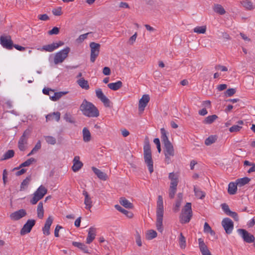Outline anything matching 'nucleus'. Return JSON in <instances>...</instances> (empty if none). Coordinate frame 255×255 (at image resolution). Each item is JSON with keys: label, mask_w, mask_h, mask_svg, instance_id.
I'll list each match as a JSON object with an SVG mask.
<instances>
[{"label": "nucleus", "mask_w": 255, "mask_h": 255, "mask_svg": "<svg viewBox=\"0 0 255 255\" xmlns=\"http://www.w3.org/2000/svg\"><path fill=\"white\" fill-rule=\"evenodd\" d=\"M82 114L89 118H96L99 116L98 109L92 103L84 99L80 106Z\"/></svg>", "instance_id": "f257e3e1"}, {"label": "nucleus", "mask_w": 255, "mask_h": 255, "mask_svg": "<svg viewBox=\"0 0 255 255\" xmlns=\"http://www.w3.org/2000/svg\"><path fill=\"white\" fill-rule=\"evenodd\" d=\"M143 158L144 162L147 165L150 173H152L153 172V162L152 158L149 141L147 137L145 138L144 141Z\"/></svg>", "instance_id": "f03ea898"}, {"label": "nucleus", "mask_w": 255, "mask_h": 255, "mask_svg": "<svg viewBox=\"0 0 255 255\" xmlns=\"http://www.w3.org/2000/svg\"><path fill=\"white\" fill-rule=\"evenodd\" d=\"M163 213V199L162 196L159 195L158 196L157 202L156 227L157 230L160 233H162L163 231L162 224Z\"/></svg>", "instance_id": "7ed1b4c3"}, {"label": "nucleus", "mask_w": 255, "mask_h": 255, "mask_svg": "<svg viewBox=\"0 0 255 255\" xmlns=\"http://www.w3.org/2000/svg\"><path fill=\"white\" fill-rule=\"evenodd\" d=\"M192 216L191 203H187L182 209L179 218L182 224L188 223Z\"/></svg>", "instance_id": "20e7f679"}, {"label": "nucleus", "mask_w": 255, "mask_h": 255, "mask_svg": "<svg viewBox=\"0 0 255 255\" xmlns=\"http://www.w3.org/2000/svg\"><path fill=\"white\" fill-rule=\"evenodd\" d=\"M70 51V48L66 47L64 49L56 53L53 58V62L55 65L62 63L65 59L68 57V54Z\"/></svg>", "instance_id": "39448f33"}, {"label": "nucleus", "mask_w": 255, "mask_h": 255, "mask_svg": "<svg viewBox=\"0 0 255 255\" xmlns=\"http://www.w3.org/2000/svg\"><path fill=\"white\" fill-rule=\"evenodd\" d=\"M47 189L43 185H40L33 194V197L30 200V203L33 204H36L38 201L43 198L44 195L47 193Z\"/></svg>", "instance_id": "423d86ee"}, {"label": "nucleus", "mask_w": 255, "mask_h": 255, "mask_svg": "<svg viewBox=\"0 0 255 255\" xmlns=\"http://www.w3.org/2000/svg\"><path fill=\"white\" fill-rule=\"evenodd\" d=\"M100 44L94 42L90 43L91 50L90 61L94 63L100 53Z\"/></svg>", "instance_id": "0eeeda50"}, {"label": "nucleus", "mask_w": 255, "mask_h": 255, "mask_svg": "<svg viewBox=\"0 0 255 255\" xmlns=\"http://www.w3.org/2000/svg\"><path fill=\"white\" fill-rule=\"evenodd\" d=\"M164 146L165 160L168 163L170 159V157H173L175 155V150L171 142L164 144Z\"/></svg>", "instance_id": "6e6552de"}, {"label": "nucleus", "mask_w": 255, "mask_h": 255, "mask_svg": "<svg viewBox=\"0 0 255 255\" xmlns=\"http://www.w3.org/2000/svg\"><path fill=\"white\" fill-rule=\"evenodd\" d=\"M221 224L226 234H230L232 233L234 229V223L232 220L229 218H225L223 219Z\"/></svg>", "instance_id": "1a4fd4ad"}, {"label": "nucleus", "mask_w": 255, "mask_h": 255, "mask_svg": "<svg viewBox=\"0 0 255 255\" xmlns=\"http://www.w3.org/2000/svg\"><path fill=\"white\" fill-rule=\"evenodd\" d=\"M95 93L97 97L104 104L106 107H110L111 106L110 100L104 94L101 89H97Z\"/></svg>", "instance_id": "9d476101"}, {"label": "nucleus", "mask_w": 255, "mask_h": 255, "mask_svg": "<svg viewBox=\"0 0 255 255\" xmlns=\"http://www.w3.org/2000/svg\"><path fill=\"white\" fill-rule=\"evenodd\" d=\"M237 232L241 236L245 242L250 243L255 241L254 236L246 230L239 229L237 230Z\"/></svg>", "instance_id": "9b49d317"}, {"label": "nucleus", "mask_w": 255, "mask_h": 255, "mask_svg": "<svg viewBox=\"0 0 255 255\" xmlns=\"http://www.w3.org/2000/svg\"><path fill=\"white\" fill-rule=\"evenodd\" d=\"M35 224L34 220H28L20 230V235H24L29 233Z\"/></svg>", "instance_id": "f8f14e48"}, {"label": "nucleus", "mask_w": 255, "mask_h": 255, "mask_svg": "<svg viewBox=\"0 0 255 255\" xmlns=\"http://www.w3.org/2000/svg\"><path fill=\"white\" fill-rule=\"evenodd\" d=\"M26 214L25 210L22 209L11 213L9 217L12 221H17L25 217Z\"/></svg>", "instance_id": "ddd939ff"}, {"label": "nucleus", "mask_w": 255, "mask_h": 255, "mask_svg": "<svg viewBox=\"0 0 255 255\" xmlns=\"http://www.w3.org/2000/svg\"><path fill=\"white\" fill-rule=\"evenodd\" d=\"M150 97L147 94L143 95L141 98L139 100L138 110L141 113L144 110V109L148 103Z\"/></svg>", "instance_id": "4468645a"}, {"label": "nucleus", "mask_w": 255, "mask_h": 255, "mask_svg": "<svg viewBox=\"0 0 255 255\" xmlns=\"http://www.w3.org/2000/svg\"><path fill=\"white\" fill-rule=\"evenodd\" d=\"M222 209L224 212L228 216L232 217L235 221L239 220V217L237 213L230 210L229 206L226 204L223 203L221 205Z\"/></svg>", "instance_id": "2eb2a0df"}, {"label": "nucleus", "mask_w": 255, "mask_h": 255, "mask_svg": "<svg viewBox=\"0 0 255 255\" xmlns=\"http://www.w3.org/2000/svg\"><path fill=\"white\" fill-rule=\"evenodd\" d=\"M73 166L72 169L73 172H76L79 171L83 166V163L80 160L79 156H75L73 160Z\"/></svg>", "instance_id": "dca6fc26"}, {"label": "nucleus", "mask_w": 255, "mask_h": 255, "mask_svg": "<svg viewBox=\"0 0 255 255\" xmlns=\"http://www.w3.org/2000/svg\"><path fill=\"white\" fill-rule=\"evenodd\" d=\"M199 248L202 255H212L210 251L208 249L207 245L205 244L203 240L200 238L198 239Z\"/></svg>", "instance_id": "f3484780"}, {"label": "nucleus", "mask_w": 255, "mask_h": 255, "mask_svg": "<svg viewBox=\"0 0 255 255\" xmlns=\"http://www.w3.org/2000/svg\"><path fill=\"white\" fill-rule=\"evenodd\" d=\"M53 219L52 217V216H50L47 219V220L45 222L44 226L42 228V232L44 235H46L47 236H48L50 235V233L49 230L50 229L51 225L53 223Z\"/></svg>", "instance_id": "a211bd4d"}, {"label": "nucleus", "mask_w": 255, "mask_h": 255, "mask_svg": "<svg viewBox=\"0 0 255 255\" xmlns=\"http://www.w3.org/2000/svg\"><path fill=\"white\" fill-rule=\"evenodd\" d=\"M96 236V229L92 227L89 229L88 236L86 239L87 244H91L95 239Z\"/></svg>", "instance_id": "6ab92c4d"}, {"label": "nucleus", "mask_w": 255, "mask_h": 255, "mask_svg": "<svg viewBox=\"0 0 255 255\" xmlns=\"http://www.w3.org/2000/svg\"><path fill=\"white\" fill-rule=\"evenodd\" d=\"M83 195L85 197L84 204L85 205V208L88 210H90L93 206V202L91 197L88 193L85 190L83 191Z\"/></svg>", "instance_id": "aec40b11"}, {"label": "nucleus", "mask_w": 255, "mask_h": 255, "mask_svg": "<svg viewBox=\"0 0 255 255\" xmlns=\"http://www.w3.org/2000/svg\"><path fill=\"white\" fill-rule=\"evenodd\" d=\"M0 42L4 47L8 49H11L12 48V41L10 38L6 37L1 36L0 37Z\"/></svg>", "instance_id": "412c9836"}, {"label": "nucleus", "mask_w": 255, "mask_h": 255, "mask_svg": "<svg viewBox=\"0 0 255 255\" xmlns=\"http://www.w3.org/2000/svg\"><path fill=\"white\" fill-rule=\"evenodd\" d=\"M92 169L97 176L101 180L106 181L108 179V175L101 170L95 167H92Z\"/></svg>", "instance_id": "4be33fe9"}, {"label": "nucleus", "mask_w": 255, "mask_h": 255, "mask_svg": "<svg viewBox=\"0 0 255 255\" xmlns=\"http://www.w3.org/2000/svg\"><path fill=\"white\" fill-rule=\"evenodd\" d=\"M168 178L170 180V186H177L179 182V177L177 174L174 172L170 173Z\"/></svg>", "instance_id": "5701e85b"}, {"label": "nucleus", "mask_w": 255, "mask_h": 255, "mask_svg": "<svg viewBox=\"0 0 255 255\" xmlns=\"http://www.w3.org/2000/svg\"><path fill=\"white\" fill-rule=\"evenodd\" d=\"M83 140L85 142H89L91 140L92 135L87 128H84L82 130Z\"/></svg>", "instance_id": "b1692460"}, {"label": "nucleus", "mask_w": 255, "mask_h": 255, "mask_svg": "<svg viewBox=\"0 0 255 255\" xmlns=\"http://www.w3.org/2000/svg\"><path fill=\"white\" fill-rule=\"evenodd\" d=\"M240 3L247 10H252L255 8L253 2L250 0H242Z\"/></svg>", "instance_id": "393cba45"}, {"label": "nucleus", "mask_w": 255, "mask_h": 255, "mask_svg": "<svg viewBox=\"0 0 255 255\" xmlns=\"http://www.w3.org/2000/svg\"><path fill=\"white\" fill-rule=\"evenodd\" d=\"M183 199V194L182 193H179L177 194V200L176 201L175 204L173 208V211L175 212H177L179 210V207L181 205Z\"/></svg>", "instance_id": "a878e982"}, {"label": "nucleus", "mask_w": 255, "mask_h": 255, "mask_svg": "<svg viewBox=\"0 0 255 255\" xmlns=\"http://www.w3.org/2000/svg\"><path fill=\"white\" fill-rule=\"evenodd\" d=\"M119 203L122 206H124L127 209H132L133 208L132 203H131L125 197L120 198L119 199Z\"/></svg>", "instance_id": "bb28decb"}, {"label": "nucleus", "mask_w": 255, "mask_h": 255, "mask_svg": "<svg viewBox=\"0 0 255 255\" xmlns=\"http://www.w3.org/2000/svg\"><path fill=\"white\" fill-rule=\"evenodd\" d=\"M115 208L119 212L122 213L123 214L125 215L129 219H131L133 217V214L129 211H128V210H125V209L123 208L121 206L119 205H115Z\"/></svg>", "instance_id": "cd10ccee"}, {"label": "nucleus", "mask_w": 255, "mask_h": 255, "mask_svg": "<svg viewBox=\"0 0 255 255\" xmlns=\"http://www.w3.org/2000/svg\"><path fill=\"white\" fill-rule=\"evenodd\" d=\"M78 85L82 89L85 90H88L90 88V86L87 80H86L83 78H79L77 81Z\"/></svg>", "instance_id": "c85d7f7f"}, {"label": "nucleus", "mask_w": 255, "mask_h": 255, "mask_svg": "<svg viewBox=\"0 0 255 255\" xmlns=\"http://www.w3.org/2000/svg\"><path fill=\"white\" fill-rule=\"evenodd\" d=\"M60 113L58 112L49 114L46 116V121L47 122L55 119L57 122H58L60 119Z\"/></svg>", "instance_id": "c756f323"}, {"label": "nucleus", "mask_w": 255, "mask_h": 255, "mask_svg": "<svg viewBox=\"0 0 255 255\" xmlns=\"http://www.w3.org/2000/svg\"><path fill=\"white\" fill-rule=\"evenodd\" d=\"M123 86V83L121 81H118L115 83H111L108 84V87L109 89L117 91L120 89Z\"/></svg>", "instance_id": "7c9ffc66"}, {"label": "nucleus", "mask_w": 255, "mask_h": 255, "mask_svg": "<svg viewBox=\"0 0 255 255\" xmlns=\"http://www.w3.org/2000/svg\"><path fill=\"white\" fill-rule=\"evenodd\" d=\"M36 162V160L34 158H30L26 160L25 161L21 163L18 167H15L13 169V170H17L19 168L22 167H26V166H29L30 165L32 164L33 163H35Z\"/></svg>", "instance_id": "2f4dec72"}, {"label": "nucleus", "mask_w": 255, "mask_h": 255, "mask_svg": "<svg viewBox=\"0 0 255 255\" xmlns=\"http://www.w3.org/2000/svg\"><path fill=\"white\" fill-rule=\"evenodd\" d=\"M72 245L81 250L84 253L89 254L88 247L84 244L80 242H73Z\"/></svg>", "instance_id": "473e14b6"}, {"label": "nucleus", "mask_w": 255, "mask_h": 255, "mask_svg": "<svg viewBox=\"0 0 255 255\" xmlns=\"http://www.w3.org/2000/svg\"><path fill=\"white\" fill-rule=\"evenodd\" d=\"M237 185L236 182H230L228 185V193L230 195L235 194L237 191Z\"/></svg>", "instance_id": "72a5a7b5"}, {"label": "nucleus", "mask_w": 255, "mask_h": 255, "mask_svg": "<svg viewBox=\"0 0 255 255\" xmlns=\"http://www.w3.org/2000/svg\"><path fill=\"white\" fill-rule=\"evenodd\" d=\"M27 144V139L20 137L18 143V148L21 151H24L26 149V145Z\"/></svg>", "instance_id": "f704fd0d"}, {"label": "nucleus", "mask_w": 255, "mask_h": 255, "mask_svg": "<svg viewBox=\"0 0 255 255\" xmlns=\"http://www.w3.org/2000/svg\"><path fill=\"white\" fill-rule=\"evenodd\" d=\"M161 131V140L163 142V144H166L169 142H171L167 136V132L166 131V130L164 128H161L160 129Z\"/></svg>", "instance_id": "c9c22d12"}, {"label": "nucleus", "mask_w": 255, "mask_h": 255, "mask_svg": "<svg viewBox=\"0 0 255 255\" xmlns=\"http://www.w3.org/2000/svg\"><path fill=\"white\" fill-rule=\"evenodd\" d=\"M194 192L195 196L200 199H203L205 197V192L195 186H194Z\"/></svg>", "instance_id": "e433bc0d"}, {"label": "nucleus", "mask_w": 255, "mask_h": 255, "mask_svg": "<svg viewBox=\"0 0 255 255\" xmlns=\"http://www.w3.org/2000/svg\"><path fill=\"white\" fill-rule=\"evenodd\" d=\"M214 11L221 15L224 14L226 13V11L224 7L219 4H215L213 6Z\"/></svg>", "instance_id": "4c0bfd02"}, {"label": "nucleus", "mask_w": 255, "mask_h": 255, "mask_svg": "<svg viewBox=\"0 0 255 255\" xmlns=\"http://www.w3.org/2000/svg\"><path fill=\"white\" fill-rule=\"evenodd\" d=\"M157 236L156 232L153 230H149L147 231L145 237L146 239L148 240H150L155 238Z\"/></svg>", "instance_id": "58836bf2"}, {"label": "nucleus", "mask_w": 255, "mask_h": 255, "mask_svg": "<svg viewBox=\"0 0 255 255\" xmlns=\"http://www.w3.org/2000/svg\"><path fill=\"white\" fill-rule=\"evenodd\" d=\"M30 180V176H28L24 180H23L20 184V190L23 191L25 190L27 188Z\"/></svg>", "instance_id": "ea45409f"}, {"label": "nucleus", "mask_w": 255, "mask_h": 255, "mask_svg": "<svg viewBox=\"0 0 255 255\" xmlns=\"http://www.w3.org/2000/svg\"><path fill=\"white\" fill-rule=\"evenodd\" d=\"M37 217L40 219H42L44 216V209L43 203L40 202L38 203L37 208Z\"/></svg>", "instance_id": "a19ab883"}, {"label": "nucleus", "mask_w": 255, "mask_h": 255, "mask_svg": "<svg viewBox=\"0 0 255 255\" xmlns=\"http://www.w3.org/2000/svg\"><path fill=\"white\" fill-rule=\"evenodd\" d=\"M218 116L216 115H213L211 116H209L206 117L204 120L203 121V123L204 124H211L213 123L216 119H217Z\"/></svg>", "instance_id": "79ce46f5"}, {"label": "nucleus", "mask_w": 255, "mask_h": 255, "mask_svg": "<svg viewBox=\"0 0 255 255\" xmlns=\"http://www.w3.org/2000/svg\"><path fill=\"white\" fill-rule=\"evenodd\" d=\"M250 180L249 178L246 177L237 179L236 182L238 186L241 187L248 184Z\"/></svg>", "instance_id": "37998d69"}, {"label": "nucleus", "mask_w": 255, "mask_h": 255, "mask_svg": "<svg viewBox=\"0 0 255 255\" xmlns=\"http://www.w3.org/2000/svg\"><path fill=\"white\" fill-rule=\"evenodd\" d=\"M14 151L13 150H8L3 154L1 159V160H4L11 158L14 156Z\"/></svg>", "instance_id": "c03bdc74"}, {"label": "nucleus", "mask_w": 255, "mask_h": 255, "mask_svg": "<svg viewBox=\"0 0 255 255\" xmlns=\"http://www.w3.org/2000/svg\"><path fill=\"white\" fill-rule=\"evenodd\" d=\"M41 141H40V140H38L37 142L35 145L34 146V147L32 149V150L30 151V152H29L27 156H29L31 155L35 154L41 148Z\"/></svg>", "instance_id": "a18cd8bd"}, {"label": "nucleus", "mask_w": 255, "mask_h": 255, "mask_svg": "<svg viewBox=\"0 0 255 255\" xmlns=\"http://www.w3.org/2000/svg\"><path fill=\"white\" fill-rule=\"evenodd\" d=\"M55 49H56L55 48V46L54 44V43H52V44H48V45H44L43 46H42V47L40 49L41 51H47V52H52Z\"/></svg>", "instance_id": "49530a36"}, {"label": "nucleus", "mask_w": 255, "mask_h": 255, "mask_svg": "<svg viewBox=\"0 0 255 255\" xmlns=\"http://www.w3.org/2000/svg\"><path fill=\"white\" fill-rule=\"evenodd\" d=\"M217 140V137L215 135H211L205 139V144L207 145H210L215 143Z\"/></svg>", "instance_id": "de8ad7c7"}, {"label": "nucleus", "mask_w": 255, "mask_h": 255, "mask_svg": "<svg viewBox=\"0 0 255 255\" xmlns=\"http://www.w3.org/2000/svg\"><path fill=\"white\" fill-rule=\"evenodd\" d=\"M44 138L46 142L49 144L54 145L56 143V138L52 136H50V135L44 136Z\"/></svg>", "instance_id": "09e8293b"}, {"label": "nucleus", "mask_w": 255, "mask_h": 255, "mask_svg": "<svg viewBox=\"0 0 255 255\" xmlns=\"http://www.w3.org/2000/svg\"><path fill=\"white\" fill-rule=\"evenodd\" d=\"M193 31L194 32L197 33L204 34L206 31V26H197L194 28Z\"/></svg>", "instance_id": "8fccbe9b"}, {"label": "nucleus", "mask_w": 255, "mask_h": 255, "mask_svg": "<svg viewBox=\"0 0 255 255\" xmlns=\"http://www.w3.org/2000/svg\"><path fill=\"white\" fill-rule=\"evenodd\" d=\"M179 246L182 249L186 248V240L182 233H180L179 237Z\"/></svg>", "instance_id": "3c124183"}, {"label": "nucleus", "mask_w": 255, "mask_h": 255, "mask_svg": "<svg viewBox=\"0 0 255 255\" xmlns=\"http://www.w3.org/2000/svg\"><path fill=\"white\" fill-rule=\"evenodd\" d=\"M65 93L63 92L54 93L53 92V95L50 96V98L52 101H56L58 100Z\"/></svg>", "instance_id": "603ef678"}, {"label": "nucleus", "mask_w": 255, "mask_h": 255, "mask_svg": "<svg viewBox=\"0 0 255 255\" xmlns=\"http://www.w3.org/2000/svg\"><path fill=\"white\" fill-rule=\"evenodd\" d=\"M135 242L138 247L142 246L141 238L140 233L138 231H135Z\"/></svg>", "instance_id": "864d4df0"}, {"label": "nucleus", "mask_w": 255, "mask_h": 255, "mask_svg": "<svg viewBox=\"0 0 255 255\" xmlns=\"http://www.w3.org/2000/svg\"><path fill=\"white\" fill-rule=\"evenodd\" d=\"M177 186H170L169 189V197L171 199L174 197V195L176 192Z\"/></svg>", "instance_id": "5fc2aeb1"}, {"label": "nucleus", "mask_w": 255, "mask_h": 255, "mask_svg": "<svg viewBox=\"0 0 255 255\" xmlns=\"http://www.w3.org/2000/svg\"><path fill=\"white\" fill-rule=\"evenodd\" d=\"M64 119L70 123L74 124L75 122L74 119L69 113H66L64 116Z\"/></svg>", "instance_id": "6e6d98bb"}, {"label": "nucleus", "mask_w": 255, "mask_h": 255, "mask_svg": "<svg viewBox=\"0 0 255 255\" xmlns=\"http://www.w3.org/2000/svg\"><path fill=\"white\" fill-rule=\"evenodd\" d=\"M52 12L53 15L55 16H60L62 14V7H58L57 8H53L52 10Z\"/></svg>", "instance_id": "4d7b16f0"}, {"label": "nucleus", "mask_w": 255, "mask_h": 255, "mask_svg": "<svg viewBox=\"0 0 255 255\" xmlns=\"http://www.w3.org/2000/svg\"><path fill=\"white\" fill-rule=\"evenodd\" d=\"M242 128V127L241 126H239L238 125H234L230 128L229 131L231 132H236L239 131Z\"/></svg>", "instance_id": "13d9d810"}, {"label": "nucleus", "mask_w": 255, "mask_h": 255, "mask_svg": "<svg viewBox=\"0 0 255 255\" xmlns=\"http://www.w3.org/2000/svg\"><path fill=\"white\" fill-rule=\"evenodd\" d=\"M236 92V90L235 88L228 89L225 92V94L227 96L231 97L234 95Z\"/></svg>", "instance_id": "bf43d9fd"}, {"label": "nucleus", "mask_w": 255, "mask_h": 255, "mask_svg": "<svg viewBox=\"0 0 255 255\" xmlns=\"http://www.w3.org/2000/svg\"><path fill=\"white\" fill-rule=\"evenodd\" d=\"M153 142L156 145L158 152L159 153H160L161 151V148L159 139L158 138H154L153 140Z\"/></svg>", "instance_id": "052dcab7"}, {"label": "nucleus", "mask_w": 255, "mask_h": 255, "mask_svg": "<svg viewBox=\"0 0 255 255\" xmlns=\"http://www.w3.org/2000/svg\"><path fill=\"white\" fill-rule=\"evenodd\" d=\"M59 32V28L57 27H53L51 30L48 31L49 35L58 34Z\"/></svg>", "instance_id": "680f3d73"}, {"label": "nucleus", "mask_w": 255, "mask_h": 255, "mask_svg": "<svg viewBox=\"0 0 255 255\" xmlns=\"http://www.w3.org/2000/svg\"><path fill=\"white\" fill-rule=\"evenodd\" d=\"M31 129L27 128L24 131L21 137L28 139V138L31 133Z\"/></svg>", "instance_id": "e2e57ef3"}, {"label": "nucleus", "mask_w": 255, "mask_h": 255, "mask_svg": "<svg viewBox=\"0 0 255 255\" xmlns=\"http://www.w3.org/2000/svg\"><path fill=\"white\" fill-rule=\"evenodd\" d=\"M88 34L89 33H87L80 35V36L77 39L76 41L79 43L82 42L85 39H86L87 38Z\"/></svg>", "instance_id": "0e129e2a"}, {"label": "nucleus", "mask_w": 255, "mask_h": 255, "mask_svg": "<svg viewBox=\"0 0 255 255\" xmlns=\"http://www.w3.org/2000/svg\"><path fill=\"white\" fill-rule=\"evenodd\" d=\"M8 173L6 169H4L3 171L2 174V180L3 184L5 185L7 182V178Z\"/></svg>", "instance_id": "69168bd1"}, {"label": "nucleus", "mask_w": 255, "mask_h": 255, "mask_svg": "<svg viewBox=\"0 0 255 255\" xmlns=\"http://www.w3.org/2000/svg\"><path fill=\"white\" fill-rule=\"evenodd\" d=\"M215 69L217 70H220L222 72H226L228 71V68L226 66L221 65L216 66Z\"/></svg>", "instance_id": "338daca9"}, {"label": "nucleus", "mask_w": 255, "mask_h": 255, "mask_svg": "<svg viewBox=\"0 0 255 255\" xmlns=\"http://www.w3.org/2000/svg\"><path fill=\"white\" fill-rule=\"evenodd\" d=\"M136 37H137V33L135 32L132 36H131L129 38L128 43L130 45H132L135 41Z\"/></svg>", "instance_id": "774afa93"}]
</instances>
